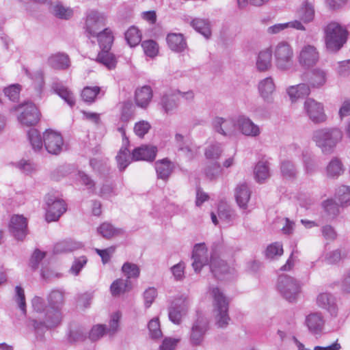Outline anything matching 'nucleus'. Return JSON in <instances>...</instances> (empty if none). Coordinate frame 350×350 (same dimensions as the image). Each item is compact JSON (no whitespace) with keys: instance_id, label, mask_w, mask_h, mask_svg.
<instances>
[{"instance_id":"09e8293b","label":"nucleus","mask_w":350,"mask_h":350,"mask_svg":"<svg viewBox=\"0 0 350 350\" xmlns=\"http://www.w3.org/2000/svg\"><path fill=\"white\" fill-rule=\"evenodd\" d=\"M218 216L220 219L229 222L235 217L234 211L227 204L221 202L218 205Z\"/></svg>"},{"instance_id":"6e6552de","label":"nucleus","mask_w":350,"mask_h":350,"mask_svg":"<svg viewBox=\"0 0 350 350\" xmlns=\"http://www.w3.org/2000/svg\"><path fill=\"white\" fill-rule=\"evenodd\" d=\"M62 319V310L47 307L44 321L33 319L32 325L37 334L43 333L49 328L54 327L60 324Z\"/></svg>"},{"instance_id":"a19ab883","label":"nucleus","mask_w":350,"mask_h":350,"mask_svg":"<svg viewBox=\"0 0 350 350\" xmlns=\"http://www.w3.org/2000/svg\"><path fill=\"white\" fill-rule=\"evenodd\" d=\"M260 133L259 126L255 124L248 118L242 116V135L250 137H256Z\"/></svg>"},{"instance_id":"412c9836","label":"nucleus","mask_w":350,"mask_h":350,"mask_svg":"<svg viewBox=\"0 0 350 350\" xmlns=\"http://www.w3.org/2000/svg\"><path fill=\"white\" fill-rule=\"evenodd\" d=\"M152 90L149 85L137 88L135 92V101L139 107L146 109L152 98Z\"/></svg>"},{"instance_id":"0e129e2a","label":"nucleus","mask_w":350,"mask_h":350,"mask_svg":"<svg viewBox=\"0 0 350 350\" xmlns=\"http://www.w3.org/2000/svg\"><path fill=\"white\" fill-rule=\"evenodd\" d=\"M98 232L106 239L111 238L116 233V230L109 223H103L98 228Z\"/></svg>"},{"instance_id":"1a4fd4ad","label":"nucleus","mask_w":350,"mask_h":350,"mask_svg":"<svg viewBox=\"0 0 350 350\" xmlns=\"http://www.w3.org/2000/svg\"><path fill=\"white\" fill-rule=\"evenodd\" d=\"M20 114L18 120L24 126H31L36 125L40 119L41 113L32 102H27L19 106Z\"/></svg>"},{"instance_id":"6e6d98bb","label":"nucleus","mask_w":350,"mask_h":350,"mask_svg":"<svg viewBox=\"0 0 350 350\" xmlns=\"http://www.w3.org/2000/svg\"><path fill=\"white\" fill-rule=\"evenodd\" d=\"M148 327L152 338L157 339L162 336V332L160 329V323L158 318L150 320Z\"/></svg>"},{"instance_id":"a878e982","label":"nucleus","mask_w":350,"mask_h":350,"mask_svg":"<svg viewBox=\"0 0 350 350\" xmlns=\"http://www.w3.org/2000/svg\"><path fill=\"white\" fill-rule=\"evenodd\" d=\"M51 88L55 93L64 99L70 107L75 105V100L73 94L62 82L58 80L54 81L51 85Z\"/></svg>"},{"instance_id":"9b49d317","label":"nucleus","mask_w":350,"mask_h":350,"mask_svg":"<svg viewBox=\"0 0 350 350\" xmlns=\"http://www.w3.org/2000/svg\"><path fill=\"white\" fill-rule=\"evenodd\" d=\"M106 16L94 10H89L86 14L84 28L88 37H95L100 29L105 25Z\"/></svg>"},{"instance_id":"680f3d73","label":"nucleus","mask_w":350,"mask_h":350,"mask_svg":"<svg viewBox=\"0 0 350 350\" xmlns=\"http://www.w3.org/2000/svg\"><path fill=\"white\" fill-rule=\"evenodd\" d=\"M221 173V168L218 163H215L205 170L206 176L211 180L216 179Z\"/></svg>"},{"instance_id":"2f4dec72","label":"nucleus","mask_w":350,"mask_h":350,"mask_svg":"<svg viewBox=\"0 0 350 350\" xmlns=\"http://www.w3.org/2000/svg\"><path fill=\"white\" fill-rule=\"evenodd\" d=\"M258 91L263 99L269 100L271 94L275 91L273 79L269 77L261 80L258 83Z\"/></svg>"},{"instance_id":"393cba45","label":"nucleus","mask_w":350,"mask_h":350,"mask_svg":"<svg viewBox=\"0 0 350 350\" xmlns=\"http://www.w3.org/2000/svg\"><path fill=\"white\" fill-rule=\"evenodd\" d=\"M255 180L258 183H263L271 177L270 165L267 161H259L254 170Z\"/></svg>"},{"instance_id":"c756f323","label":"nucleus","mask_w":350,"mask_h":350,"mask_svg":"<svg viewBox=\"0 0 350 350\" xmlns=\"http://www.w3.org/2000/svg\"><path fill=\"white\" fill-rule=\"evenodd\" d=\"M95 37L98 39L101 51L111 49L113 42V36L109 28H105L102 31L98 32Z\"/></svg>"},{"instance_id":"ea45409f","label":"nucleus","mask_w":350,"mask_h":350,"mask_svg":"<svg viewBox=\"0 0 350 350\" xmlns=\"http://www.w3.org/2000/svg\"><path fill=\"white\" fill-rule=\"evenodd\" d=\"M49 5L51 12L57 18L67 20L73 16V10L70 8L64 6L59 2L53 6L51 3Z\"/></svg>"},{"instance_id":"4be33fe9","label":"nucleus","mask_w":350,"mask_h":350,"mask_svg":"<svg viewBox=\"0 0 350 350\" xmlns=\"http://www.w3.org/2000/svg\"><path fill=\"white\" fill-rule=\"evenodd\" d=\"M154 167L158 178L167 180L172 173L174 165L168 159H163L157 161L154 163Z\"/></svg>"},{"instance_id":"f8f14e48","label":"nucleus","mask_w":350,"mask_h":350,"mask_svg":"<svg viewBox=\"0 0 350 350\" xmlns=\"http://www.w3.org/2000/svg\"><path fill=\"white\" fill-rule=\"evenodd\" d=\"M214 130L224 136H232L237 131L241 129L239 119L234 120L232 118L224 119L221 117H216L213 120Z\"/></svg>"},{"instance_id":"69168bd1","label":"nucleus","mask_w":350,"mask_h":350,"mask_svg":"<svg viewBox=\"0 0 350 350\" xmlns=\"http://www.w3.org/2000/svg\"><path fill=\"white\" fill-rule=\"evenodd\" d=\"M150 129V124L149 122L142 120L135 124L134 132L139 137H143L148 132Z\"/></svg>"},{"instance_id":"2eb2a0df","label":"nucleus","mask_w":350,"mask_h":350,"mask_svg":"<svg viewBox=\"0 0 350 350\" xmlns=\"http://www.w3.org/2000/svg\"><path fill=\"white\" fill-rule=\"evenodd\" d=\"M10 233L18 241H23L27 234V221L23 215L12 217L9 225Z\"/></svg>"},{"instance_id":"864d4df0","label":"nucleus","mask_w":350,"mask_h":350,"mask_svg":"<svg viewBox=\"0 0 350 350\" xmlns=\"http://www.w3.org/2000/svg\"><path fill=\"white\" fill-rule=\"evenodd\" d=\"M280 170L282 176L286 178H293L297 174L294 164L288 160H284L281 163Z\"/></svg>"},{"instance_id":"c03bdc74","label":"nucleus","mask_w":350,"mask_h":350,"mask_svg":"<svg viewBox=\"0 0 350 350\" xmlns=\"http://www.w3.org/2000/svg\"><path fill=\"white\" fill-rule=\"evenodd\" d=\"M125 39L131 47H134L139 44L142 40L140 31L134 26L131 27L124 33Z\"/></svg>"},{"instance_id":"0eeeda50","label":"nucleus","mask_w":350,"mask_h":350,"mask_svg":"<svg viewBox=\"0 0 350 350\" xmlns=\"http://www.w3.org/2000/svg\"><path fill=\"white\" fill-rule=\"evenodd\" d=\"M189 301L185 295L175 297L168 307L169 319L176 325H180L188 312Z\"/></svg>"},{"instance_id":"bf43d9fd","label":"nucleus","mask_w":350,"mask_h":350,"mask_svg":"<svg viewBox=\"0 0 350 350\" xmlns=\"http://www.w3.org/2000/svg\"><path fill=\"white\" fill-rule=\"evenodd\" d=\"M106 333V326L102 324H98L92 327L89 332V338L92 341L99 340Z\"/></svg>"},{"instance_id":"9d476101","label":"nucleus","mask_w":350,"mask_h":350,"mask_svg":"<svg viewBox=\"0 0 350 350\" xmlns=\"http://www.w3.org/2000/svg\"><path fill=\"white\" fill-rule=\"evenodd\" d=\"M46 220L48 222L55 221L66 211V204L63 200L58 199L52 195L45 197Z\"/></svg>"},{"instance_id":"603ef678","label":"nucleus","mask_w":350,"mask_h":350,"mask_svg":"<svg viewBox=\"0 0 350 350\" xmlns=\"http://www.w3.org/2000/svg\"><path fill=\"white\" fill-rule=\"evenodd\" d=\"M142 46L144 53L150 57H154L159 53V46L157 43L152 40L142 42Z\"/></svg>"},{"instance_id":"20e7f679","label":"nucleus","mask_w":350,"mask_h":350,"mask_svg":"<svg viewBox=\"0 0 350 350\" xmlns=\"http://www.w3.org/2000/svg\"><path fill=\"white\" fill-rule=\"evenodd\" d=\"M212 295L214 299L217 324L219 327H224L228 324L230 320L228 314L229 302L218 288H213L212 289Z\"/></svg>"},{"instance_id":"6ab92c4d","label":"nucleus","mask_w":350,"mask_h":350,"mask_svg":"<svg viewBox=\"0 0 350 350\" xmlns=\"http://www.w3.org/2000/svg\"><path fill=\"white\" fill-rule=\"evenodd\" d=\"M210 269L213 275L219 280L223 279L226 274L230 273V269L226 262L213 255L210 258Z\"/></svg>"},{"instance_id":"e433bc0d","label":"nucleus","mask_w":350,"mask_h":350,"mask_svg":"<svg viewBox=\"0 0 350 350\" xmlns=\"http://www.w3.org/2000/svg\"><path fill=\"white\" fill-rule=\"evenodd\" d=\"M310 93V90L309 85L306 83H300L295 86H291L288 89V94L293 101L299 98L308 96Z\"/></svg>"},{"instance_id":"a211bd4d","label":"nucleus","mask_w":350,"mask_h":350,"mask_svg":"<svg viewBox=\"0 0 350 350\" xmlns=\"http://www.w3.org/2000/svg\"><path fill=\"white\" fill-rule=\"evenodd\" d=\"M192 258V267L196 272H199L202 268L210 262L208 252L204 243L196 244L194 246Z\"/></svg>"},{"instance_id":"423d86ee","label":"nucleus","mask_w":350,"mask_h":350,"mask_svg":"<svg viewBox=\"0 0 350 350\" xmlns=\"http://www.w3.org/2000/svg\"><path fill=\"white\" fill-rule=\"evenodd\" d=\"M277 288L280 294L289 301H295L300 292L298 281L287 275L279 276Z\"/></svg>"},{"instance_id":"bb28decb","label":"nucleus","mask_w":350,"mask_h":350,"mask_svg":"<svg viewBox=\"0 0 350 350\" xmlns=\"http://www.w3.org/2000/svg\"><path fill=\"white\" fill-rule=\"evenodd\" d=\"M272 51L270 49H265L261 51L257 57L256 66L260 72L269 70L272 66Z\"/></svg>"},{"instance_id":"aec40b11","label":"nucleus","mask_w":350,"mask_h":350,"mask_svg":"<svg viewBox=\"0 0 350 350\" xmlns=\"http://www.w3.org/2000/svg\"><path fill=\"white\" fill-rule=\"evenodd\" d=\"M157 148L154 146H142L133 151V159L134 161L144 160L152 161L157 155Z\"/></svg>"},{"instance_id":"39448f33","label":"nucleus","mask_w":350,"mask_h":350,"mask_svg":"<svg viewBox=\"0 0 350 350\" xmlns=\"http://www.w3.org/2000/svg\"><path fill=\"white\" fill-rule=\"evenodd\" d=\"M304 112L308 119L315 124H323L327 120L324 105L312 98H308L304 101Z\"/></svg>"},{"instance_id":"5701e85b","label":"nucleus","mask_w":350,"mask_h":350,"mask_svg":"<svg viewBox=\"0 0 350 350\" xmlns=\"http://www.w3.org/2000/svg\"><path fill=\"white\" fill-rule=\"evenodd\" d=\"M317 304L321 308L328 311L331 314H335L336 313L335 298L329 293H320L317 297Z\"/></svg>"},{"instance_id":"052dcab7","label":"nucleus","mask_w":350,"mask_h":350,"mask_svg":"<svg viewBox=\"0 0 350 350\" xmlns=\"http://www.w3.org/2000/svg\"><path fill=\"white\" fill-rule=\"evenodd\" d=\"M88 259L85 256L76 258L70 269V272L77 275L83 267L86 265Z\"/></svg>"},{"instance_id":"774afa93","label":"nucleus","mask_w":350,"mask_h":350,"mask_svg":"<svg viewBox=\"0 0 350 350\" xmlns=\"http://www.w3.org/2000/svg\"><path fill=\"white\" fill-rule=\"evenodd\" d=\"M335 70L340 76H348L350 74V59L338 62L335 66Z\"/></svg>"},{"instance_id":"58836bf2","label":"nucleus","mask_w":350,"mask_h":350,"mask_svg":"<svg viewBox=\"0 0 350 350\" xmlns=\"http://www.w3.org/2000/svg\"><path fill=\"white\" fill-rule=\"evenodd\" d=\"M178 96L176 93L164 94L161 100V105L165 113L173 111L178 107Z\"/></svg>"},{"instance_id":"5fc2aeb1","label":"nucleus","mask_w":350,"mask_h":350,"mask_svg":"<svg viewBox=\"0 0 350 350\" xmlns=\"http://www.w3.org/2000/svg\"><path fill=\"white\" fill-rule=\"evenodd\" d=\"M283 254L282 244L273 243L267 246L265 250V256L267 258L273 259L275 257L280 256Z\"/></svg>"},{"instance_id":"49530a36","label":"nucleus","mask_w":350,"mask_h":350,"mask_svg":"<svg viewBox=\"0 0 350 350\" xmlns=\"http://www.w3.org/2000/svg\"><path fill=\"white\" fill-rule=\"evenodd\" d=\"M222 152L221 144L215 142L205 148L204 155L207 159L217 160L220 157Z\"/></svg>"},{"instance_id":"37998d69","label":"nucleus","mask_w":350,"mask_h":350,"mask_svg":"<svg viewBox=\"0 0 350 350\" xmlns=\"http://www.w3.org/2000/svg\"><path fill=\"white\" fill-rule=\"evenodd\" d=\"M131 288L129 281L127 280L117 279L112 282L110 286L111 293L113 296H119Z\"/></svg>"},{"instance_id":"7ed1b4c3","label":"nucleus","mask_w":350,"mask_h":350,"mask_svg":"<svg viewBox=\"0 0 350 350\" xmlns=\"http://www.w3.org/2000/svg\"><path fill=\"white\" fill-rule=\"evenodd\" d=\"M273 55L278 68L286 70L292 67L294 52L289 42L284 40L279 42L274 47Z\"/></svg>"},{"instance_id":"338daca9","label":"nucleus","mask_w":350,"mask_h":350,"mask_svg":"<svg viewBox=\"0 0 350 350\" xmlns=\"http://www.w3.org/2000/svg\"><path fill=\"white\" fill-rule=\"evenodd\" d=\"M45 256L46 253L41 252L38 249H36L34 251L29 262V265L32 268V269L35 270L38 268L40 262L45 257Z\"/></svg>"},{"instance_id":"3c124183","label":"nucleus","mask_w":350,"mask_h":350,"mask_svg":"<svg viewBox=\"0 0 350 350\" xmlns=\"http://www.w3.org/2000/svg\"><path fill=\"white\" fill-rule=\"evenodd\" d=\"M100 88L98 86L85 87L81 92V97L85 102L93 103L99 96Z\"/></svg>"},{"instance_id":"c9c22d12","label":"nucleus","mask_w":350,"mask_h":350,"mask_svg":"<svg viewBox=\"0 0 350 350\" xmlns=\"http://www.w3.org/2000/svg\"><path fill=\"white\" fill-rule=\"evenodd\" d=\"M48 307L62 310L64 304V293L59 290H53L47 297Z\"/></svg>"},{"instance_id":"72a5a7b5","label":"nucleus","mask_w":350,"mask_h":350,"mask_svg":"<svg viewBox=\"0 0 350 350\" xmlns=\"http://www.w3.org/2000/svg\"><path fill=\"white\" fill-rule=\"evenodd\" d=\"M191 27L206 39L211 35L209 21L206 19L196 18L191 21Z\"/></svg>"},{"instance_id":"b1692460","label":"nucleus","mask_w":350,"mask_h":350,"mask_svg":"<svg viewBox=\"0 0 350 350\" xmlns=\"http://www.w3.org/2000/svg\"><path fill=\"white\" fill-rule=\"evenodd\" d=\"M47 63L51 68L57 70H66L70 65L68 55L62 53L51 55L48 58Z\"/></svg>"},{"instance_id":"4468645a","label":"nucleus","mask_w":350,"mask_h":350,"mask_svg":"<svg viewBox=\"0 0 350 350\" xmlns=\"http://www.w3.org/2000/svg\"><path fill=\"white\" fill-rule=\"evenodd\" d=\"M44 144L47 152L52 154H58L62 150L64 140L60 133L51 129L43 133Z\"/></svg>"},{"instance_id":"7c9ffc66","label":"nucleus","mask_w":350,"mask_h":350,"mask_svg":"<svg viewBox=\"0 0 350 350\" xmlns=\"http://www.w3.org/2000/svg\"><path fill=\"white\" fill-rule=\"evenodd\" d=\"M127 146L128 145H124L122 144V146L116 157L120 171L124 170L131 161L133 160V155L131 156L130 151L128 149Z\"/></svg>"},{"instance_id":"8fccbe9b","label":"nucleus","mask_w":350,"mask_h":350,"mask_svg":"<svg viewBox=\"0 0 350 350\" xmlns=\"http://www.w3.org/2000/svg\"><path fill=\"white\" fill-rule=\"evenodd\" d=\"M122 271L129 280L131 278L137 279L140 274L139 267L134 263L126 262L122 267Z\"/></svg>"},{"instance_id":"dca6fc26","label":"nucleus","mask_w":350,"mask_h":350,"mask_svg":"<svg viewBox=\"0 0 350 350\" xmlns=\"http://www.w3.org/2000/svg\"><path fill=\"white\" fill-rule=\"evenodd\" d=\"M208 329V321L206 319L200 317L192 325L189 340L193 345H199L204 339L205 333Z\"/></svg>"},{"instance_id":"cd10ccee","label":"nucleus","mask_w":350,"mask_h":350,"mask_svg":"<svg viewBox=\"0 0 350 350\" xmlns=\"http://www.w3.org/2000/svg\"><path fill=\"white\" fill-rule=\"evenodd\" d=\"M166 40L168 46L174 51L182 52L187 47L186 41L181 33H169L167 36Z\"/></svg>"},{"instance_id":"c85d7f7f","label":"nucleus","mask_w":350,"mask_h":350,"mask_svg":"<svg viewBox=\"0 0 350 350\" xmlns=\"http://www.w3.org/2000/svg\"><path fill=\"white\" fill-rule=\"evenodd\" d=\"M83 246L81 242H77L72 239H66L57 243L54 245L53 252L55 254L71 252L81 248Z\"/></svg>"},{"instance_id":"4c0bfd02","label":"nucleus","mask_w":350,"mask_h":350,"mask_svg":"<svg viewBox=\"0 0 350 350\" xmlns=\"http://www.w3.org/2000/svg\"><path fill=\"white\" fill-rule=\"evenodd\" d=\"M96 60L110 70L114 68L117 63L115 55L106 49L98 53Z\"/></svg>"},{"instance_id":"de8ad7c7","label":"nucleus","mask_w":350,"mask_h":350,"mask_svg":"<svg viewBox=\"0 0 350 350\" xmlns=\"http://www.w3.org/2000/svg\"><path fill=\"white\" fill-rule=\"evenodd\" d=\"M336 197L341 206L350 205V186L339 187L336 191Z\"/></svg>"},{"instance_id":"f704fd0d","label":"nucleus","mask_w":350,"mask_h":350,"mask_svg":"<svg viewBox=\"0 0 350 350\" xmlns=\"http://www.w3.org/2000/svg\"><path fill=\"white\" fill-rule=\"evenodd\" d=\"M345 171L343 165L338 158H333L328 163L326 172L329 178H336L343 174Z\"/></svg>"},{"instance_id":"473e14b6","label":"nucleus","mask_w":350,"mask_h":350,"mask_svg":"<svg viewBox=\"0 0 350 350\" xmlns=\"http://www.w3.org/2000/svg\"><path fill=\"white\" fill-rule=\"evenodd\" d=\"M327 80V72L321 68H315L309 78V84L314 88H319L325 85Z\"/></svg>"},{"instance_id":"f03ea898","label":"nucleus","mask_w":350,"mask_h":350,"mask_svg":"<svg viewBox=\"0 0 350 350\" xmlns=\"http://www.w3.org/2000/svg\"><path fill=\"white\" fill-rule=\"evenodd\" d=\"M342 138V133L337 128L319 129L312 135L313 141L325 154L332 153Z\"/></svg>"},{"instance_id":"13d9d810","label":"nucleus","mask_w":350,"mask_h":350,"mask_svg":"<svg viewBox=\"0 0 350 350\" xmlns=\"http://www.w3.org/2000/svg\"><path fill=\"white\" fill-rule=\"evenodd\" d=\"M117 195L115 185L112 183H104L99 191L98 196L101 198L109 199Z\"/></svg>"},{"instance_id":"ddd939ff","label":"nucleus","mask_w":350,"mask_h":350,"mask_svg":"<svg viewBox=\"0 0 350 350\" xmlns=\"http://www.w3.org/2000/svg\"><path fill=\"white\" fill-rule=\"evenodd\" d=\"M320 58L317 48L312 44H304L300 49L297 59L299 64L306 68L315 66Z\"/></svg>"},{"instance_id":"79ce46f5","label":"nucleus","mask_w":350,"mask_h":350,"mask_svg":"<svg viewBox=\"0 0 350 350\" xmlns=\"http://www.w3.org/2000/svg\"><path fill=\"white\" fill-rule=\"evenodd\" d=\"M28 139L35 152L42 149L44 138L40 135V132L35 129H31L27 133Z\"/></svg>"},{"instance_id":"f257e3e1","label":"nucleus","mask_w":350,"mask_h":350,"mask_svg":"<svg viewBox=\"0 0 350 350\" xmlns=\"http://www.w3.org/2000/svg\"><path fill=\"white\" fill-rule=\"evenodd\" d=\"M324 39L326 50L337 53L346 43L348 31L336 22H331L324 27Z\"/></svg>"},{"instance_id":"e2e57ef3","label":"nucleus","mask_w":350,"mask_h":350,"mask_svg":"<svg viewBox=\"0 0 350 350\" xmlns=\"http://www.w3.org/2000/svg\"><path fill=\"white\" fill-rule=\"evenodd\" d=\"M133 105L130 102H126L123 104L120 120L124 123H127L133 118Z\"/></svg>"},{"instance_id":"f3484780","label":"nucleus","mask_w":350,"mask_h":350,"mask_svg":"<svg viewBox=\"0 0 350 350\" xmlns=\"http://www.w3.org/2000/svg\"><path fill=\"white\" fill-rule=\"evenodd\" d=\"M305 325L313 335H321L325 326V319L321 312H311L306 317Z\"/></svg>"},{"instance_id":"4d7b16f0","label":"nucleus","mask_w":350,"mask_h":350,"mask_svg":"<svg viewBox=\"0 0 350 350\" xmlns=\"http://www.w3.org/2000/svg\"><path fill=\"white\" fill-rule=\"evenodd\" d=\"M325 211L331 217L334 218L339 213V206L333 200H327L323 203Z\"/></svg>"},{"instance_id":"a18cd8bd","label":"nucleus","mask_w":350,"mask_h":350,"mask_svg":"<svg viewBox=\"0 0 350 350\" xmlns=\"http://www.w3.org/2000/svg\"><path fill=\"white\" fill-rule=\"evenodd\" d=\"M300 19L304 23L311 22L314 17V10L312 4L306 2L298 10Z\"/></svg>"}]
</instances>
